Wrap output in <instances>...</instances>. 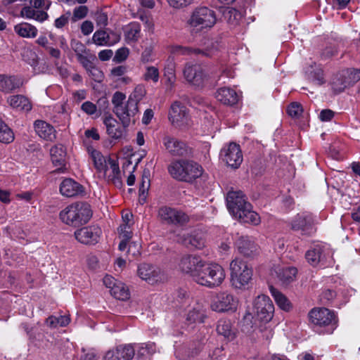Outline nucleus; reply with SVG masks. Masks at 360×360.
Listing matches in <instances>:
<instances>
[{"instance_id": "nucleus-1", "label": "nucleus", "mask_w": 360, "mask_h": 360, "mask_svg": "<svg viewBox=\"0 0 360 360\" xmlns=\"http://www.w3.org/2000/svg\"><path fill=\"white\" fill-rule=\"evenodd\" d=\"M167 169L172 178L185 182H193L200 177L203 173V169L200 165L188 160L172 161Z\"/></svg>"}, {"instance_id": "nucleus-2", "label": "nucleus", "mask_w": 360, "mask_h": 360, "mask_svg": "<svg viewBox=\"0 0 360 360\" xmlns=\"http://www.w3.org/2000/svg\"><path fill=\"white\" fill-rule=\"evenodd\" d=\"M92 216L90 205L84 202L72 203L59 214L61 221L69 226H79L86 224Z\"/></svg>"}, {"instance_id": "nucleus-3", "label": "nucleus", "mask_w": 360, "mask_h": 360, "mask_svg": "<svg viewBox=\"0 0 360 360\" xmlns=\"http://www.w3.org/2000/svg\"><path fill=\"white\" fill-rule=\"evenodd\" d=\"M126 95L120 91H116L112 95V103L113 112L120 120L124 127H127L132 121L134 122L135 117L139 112V107L132 102L127 101Z\"/></svg>"}, {"instance_id": "nucleus-4", "label": "nucleus", "mask_w": 360, "mask_h": 360, "mask_svg": "<svg viewBox=\"0 0 360 360\" xmlns=\"http://www.w3.org/2000/svg\"><path fill=\"white\" fill-rule=\"evenodd\" d=\"M226 277L224 268L218 264L203 263L198 275L195 276V282L210 288L221 285Z\"/></svg>"}, {"instance_id": "nucleus-5", "label": "nucleus", "mask_w": 360, "mask_h": 360, "mask_svg": "<svg viewBox=\"0 0 360 360\" xmlns=\"http://www.w3.org/2000/svg\"><path fill=\"white\" fill-rule=\"evenodd\" d=\"M214 11L207 7H199L191 13L187 26L191 33H198L205 29L212 27L216 23Z\"/></svg>"}, {"instance_id": "nucleus-6", "label": "nucleus", "mask_w": 360, "mask_h": 360, "mask_svg": "<svg viewBox=\"0 0 360 360\" xmlns=\"http://www.w3.org/2000/svg\"><path fill=\"white\" fill-rule=\"evenodd\" d=\"M230 271L231 285L235 288L242 289L252 280V269L240 258L236 257L231 261Z\"/></svg>"}, {"instance_id": "nucleus-7", "label": "nucleus", "mask_w": 360, "mask_h": 360, "mask_svg": "<svg viewBox=\"0 0 360 360\" xmlns=\"http://www.w3.org/2000/svg\"><path fill=\"white\" fill-rule=\"evenodd\" d=\"M311 323L315 327L324 328L325 333H332L338 326V319L333 311L326 308H314L309 313Z\"/></svg>"}, {"instance_id": "nucleus-8", "label": "nucleus", "mask_w": 360, "mask_h": 360, "mask_svg": "<svg viewBox=\"0 0 360 360\" xmlns=\"http://www.w3.org/2000/svg\"><path fill=\"white\" fill-rule=\"evenodd\" d=\"M183 75L187 82L195 86H203L209 79V75L204 66L191 62L185 64Z\"/></svg>"}, {"instance_id": "nucleus-9", "label": "nucleus", "mask_w": 360, "mask_h": 360, "mask_svg": "<svg viewBox=\"0 0 360 360\" xmlns=\"http://www.w3.org/2000/svg\"><path fill=\"white\" fill-rule=\"evenodd\" d=\"M253 310L259 321L268 323L274 316V306L269 297L260 295L253 301Z\"/></svg>"}, {"instance_id": "nucleus-10", "label": "nucleus", "mask_w": 360, "mask_h": 360, "mask_svg": "<svg viewBox=\"0 0 360 360\" xmlns=\"http://www.w3.org/2000/svg\"><path fill=\"white\" fill-rule=\"evenodd\" d=\"M239 304L238 299L231 293L221 292L212 300L211 309L217 312H234Z\"/></svg>"}, {"instance_id": "nucleus-11", "label": "nucleus", "mask_w": 360, "mask_h": 360, "mask_svg": "<svg viewBox=\"0 0 360 360\" xmlns=\"http://www.w3.org/2000/svg\"><path fill=\"white\" fill-rule=\"evenodd\" d=\"M178 299L179 302L182 303V307L185 305H188L191 307V309L188 310L186 315L187 321L190 323L203 322L205 314L202 307L200 304L191 299L184 290L178 292Z\"/></svg>"}, {"instance_id": "nucleus-12", "label": "nucleus", "mask_w": 360, "mask_h": 360, "mask_svg": "<svg viewBox=\"0 0 360 360\" xmlns=\"http://www.w3.org/2000/svg\"><path fill=\"white\" fill-rule=\"evenodd\" d=\"M290 225L292 230L300 231L302 235L307 236H311L316 231L313 217L307 213L297 214L291 220Z\"/></svg>"}, {"instance_id": "nucleus-13", "label": "nucleus", "mask_w": 360, "mask_h": 360, "mask_svg": "<svg viewBox=\"0 0 360 360\" xmlns=\"http://www.w3.org/2000/svg\"><path fill=\"white\" fill-rule=\"evenodd\" d=\"M137 275L141 279L152 285L167 279L166 275L159 267L148 263H142L138 266Z\"/></svg>"}, {"instance_id": "nucleus-14", "label": "nucleus", "mask_w": 360, "mask_h": 360, "mask_svg": "<svg viewBox=\"0 0 360 360\" xmlns=\"http://www.w3.org/2000/svg\"><path fill=\"white\" fill-rule=\"evenodd\" d=\"M158 217L169 224L184 226L189 221V217L183 211L167 206L159 209Z\"/></svg>"}, {"instance_id": "nucleus-15", "label": "nucleus", "mask_w": 360, "mask_h": 360, "mask_svg": "<svg viewBox=\"0 0 360 360\" xmlns=\"http://www.w3.org/2000/svg\"><path fill=\"white\" fill-rule=\"evenodd\" d=\"M220 155L226 164L233 169L240 167L243 162V155L240 146L236 143H230L224 146L220 152Z\"/></svg>"}, {"instance_id": "nucleus-16", "label": "nucleus", "mask_w": 360, "mask_h": 360, "mask_svg": "<svg viewBox=\"0 0 360 360\" xmlns=\"http://www.w3.org/2000/svg\"><path fill=\"white\" fill-rule=\"evenodd\" d=\"M204 261L197 255H187L183 256L179 263L180 271L190 275L195 281V276L198 275Z\"/></svg>"}, {"instance_id": "nucleus-17", "label": "nucleus", "mask_w": 360, "mask_h": 360, "mask_svg": "<svg viewBox=\"0 0 360 360\" xmlns=\"http://www.w3.org/2000/svg\"><path fill=\"white\" fill-rule=\"evenodd\" d=\"M99 178L105 179L118 188H122L123 184L119 165L115 160L108 157V165L98 174Z\"/></svg>"}, {"instance_id": "nucleus-18", "label": "nucleus", "mask_w": 360, "mask_h": 360, "mask_svg": "<svg viewBox=\"0 0 360 360\" xmlns=\"http://www.w3.org/2000/svg\"><path fill=\"white\" fill-rule=\"evenodd\" d=\"M169 119L176 127L188 126L190 124L189 115L186 106L179 102H174L169 112Z\"/></svg>"}, {"instance_id": "nucleus-19", "label": "nucleus", "mask_w": 360, "mask_h": 360, "mask_svg": "<svg viewBox=\"0 0 360 360\" xmlns=\"http://www.w3.org/2000/svg\"><path fill=\"white\" fill-rule=\"evenodd\" d=\"M102 231L98 226H89L77 230L75 238L85 245H94L98 242Z\"/></svg>"}, {"instance_id": "nucleus-20", "label": "nucleus", "mask_w": 360, "mask_h": 360, "mask_svg": "<svg viewBox=\"0 0 360 360\" xmlns=\"http://www.w3.org/2000/svg\"><path fill=\"white\" fill-rule=\"evenodd\" d=\"M248 202L245 195L242 191H229L226 196V205L229 212L236 218L247 205Z\"/></svg>"}, {"instance_id": "nucleus-21", "label": "nucleus", "mask_w": 360, "mask_h": 360, "mask_svg": "<svg viewBox=\"0 0 360 360\" xmlns=\"http://www.w3.org/2000/svg\"><path fill=\"white\" fill-rule=\"evenodd\" d=\"M162 144L166 151L172 156H185L188 153V147L184 141L176 137L165 135Z\"/></svg>"}, {"instance_id": "nucleus-22", "label": "nucleus", "mask_w": 360, "mask_h": 360, "mask_svg": "<svg viewBox=\"0 0 360 360\" xmlns=\"http://www.w3.org/2000/svg\"><path fill=\"white\" fill-rule=\"evenodd\" d=\"M135 355V349L133 345H120L108 350L103 360H131Z\"/></svg>"}, {"instance_id": "nucleus-23", "label": "nucleus", "mask_w": 360, "mask_h": 360, "mask_svg": "<svg viewBox=\"0 0 360 360\" xmlns=\"http://www.w3.org/2000/svg\"><path fill=\"white\" fill-rule=\"evenodd\" d=\"M325 247L321 245H316L307 251L305 254L306 259L308 263L313 266H323L326 264L327 255Z\"/></svg>"}, {"instance_id": "nucleus-24", "label": "nucleus", "mask_w": 360, "mask_h": 360, "mask_svg": "<svg viewBox=\"0 0 360 360\" xmlns=\"http://www.w3.org/2000/svg\"><path fill=\"white\" fill-rule=\"evenodd\" d=\"M217 49H200L191 46H183L181 45H174L171 47V52L176 56H202L205 57H212Z\"/></svg>"}, {"instance_id": "nucleus-25", "label": "nucleus", "mask_w": 360, "mask_h": 360, "mask_svg": "<svg viewBox=\"0 0 360 360\" xmlns=\"http://www.w3.org/2000/svg\"><path fill=\"white\" fill-rule=\"evenodd\" d=\"M103 124L106 127L108 134L114 139H121L126 136L127 127L120 126V123L111 115H105L103 119Z\"/></svg>"}, {"instance_id": "nucleus-26", "label": "nucleus", "mask_w": 360, "mask_h": 360, "mask_svg": "<svg viewBox=\"0 0 360 360\" xmlns=\"http://www.w3.org/2000/svg\"><path fill=\"white\" fill-rule=\"evenodd\" d=\"M215 97L221 103L232 106L236 104L239 100L237 92L229 87H221L217 89Z\"/></svg>"}, {"instance_id": "nucleus-27", "label": "nucleus", "mask_w": 360, "mask_h": 360, "mask_svg": "<svg viewBox=\"0 0 360 360\" xmlns=\"http://www.w3.org/2000/svg\"><path fill=\"white\" fill-rule=\"evenodd\" d=\"M236 245L239 252L246 257L252 256L257 250L255 241L248 236H239L236 241Z\"/></svg>"}, {"instance_id": "nucleus-28", "label": "nucleus", "mask_w": 360, "mask_h": 360, "mask_svg": "<svg viewBox=\"0 0 360 360\" xmlns=\"http://www.w3.org/2000/svg\"><path fill=\"white\" fill-rule=\"evenodd\" d=\"M60 192L65 197L72 198L82 193L83 187L72 179H65L60 185Z\"/></svg>"}, {"instance_id": "nucleus-29", "label": "nucleus", "mask_w": 360, "mask_h": 360, "mask_svg": "<svg viewBox=\"0 0 360 360\" xmlns=\"http://www.w3.org/2000/svg\"><path fill=\"white\" fill-rule=\"evenodd\" d=\"M36 133L43 139L53 141L56 139V130L52 125L43 120H37L34 122Z\"/></svg>"}, {"instance_id": "nucleus-30", "label": "nucleus", "mask_w": 360, "mask_h": 360, "mask_svg": "<svg viewBox=\"0 0 360 360\" xmlns=\"http://www.w3.org/2000/svg\"><path fill=\"white\" fill-rule=\"evenodd\" d=\"M22 85L21 81L15 76L0 74V91L9 94Z\"/></svg>"}, {"instance_id": "nucleus-31", "label": "nucleus", "mask_w": 360, "mask_h": 360, "mask_svg": "<svg viewBox=\"0 0 360 360\" xmlns=\"http://www.w3.org/2000/svg\"><path fill=\"white\" fill-rule=\"evenodd\" d=\"M217 332L229 341L233 340L236 337L237 329L233 326L229 319H220L217 325Z\"/></svg>"}, {"instance_id": "nucleus-32", "label": "nucleus", "mask_w": 360, "mask_h": 360, "mask_svg": "<svg viewBox=\"0 0 360 360\" xmlns=\"http://www.w3.org/2000/svg\"><path fill=\"white\" fill-rule=\"evenodd\" d=\"M177 241L190 248L202 249L205 246L204 239L195 234H179L177 236Z\"/></svg>"}, {"instance_id": "nucleus-33", "label": "nucleus", "mask_w": 360, "mask_h": 360, "mask_svg": "<svg viewBox=\"0 0 360 360\" xmlns=\"http://www.w3.org/2000/svg\"><path fill=\"white\" fill-rule=\"evenodd\" d=\"M240 212L236 218L240 222L252 225H258L260 223V217L256 212L252 210L250 203L247 205Z\"/></svg>"}, {"instance_id": "nucleus-34", "label": "nucleus", "mask_w": 360, "mask_h": 360, "mask_svg": "<svg viewBox=\"0 0 360 360\" xmlns=\"http://www.w3.org/2000/svg\"><path fill=\"white\" fill-rule=\"evenodd\" d=\"M274 271L282 285H288L292 282L297 274V269L293 266L278 267Z\"/></svg>"}, {"instance_id": "nucleus-35", "label": "nucleus", "mask_w": 360, "mask_h": 360, "mask_svg": "<svg viewBox=\"0 0 360 360\" xmlns=\"http://www.w3.org/2000/svg\"><path fill=\"white\" fill-rule=\"evenodd\" d=\"M51 158L53 165L60 171L65 165L66 151L63 145H56L51 148Z\"/></svg>"}, {"instance_id": "nucleus-36", "label": "nucleus", "mask_w": 360, "mask_h": 360, "mask_svg": "<svg viewBox=\"0 0 360 360\" xmlns=\"http://www.w3.org/2000/svg\"><path fill=\"white\" fill-rule=\"evenodd\" d=\"M14 32L20 37L34 39L37 36V28L28 22H22L14 26Z\"/></svg>"}, {"instance_id": "nucleus-37", "label": "nucleus", "mask_w": 360, "mask_h": 360, "mask_svg": "<svg viewBox=\"0 0 360 360\" xmlns=\"http://www.w3.org/2000/svg\"><path fill=\"white\" fill-rule=\"evenodd\" d=\"M124 37L127 44L136 42L141 38V25L132 22L124 28Z\"/></svg>"}, {"instance_id": "nucleus-38", "label": "nucleus", "mask_w": 360, "mask_h": 360, "mask_svg": "<svg viewBox=\"0 0 360 360\" xmlns=\"http://www.w3.org/2000/svg\"><path fill=\"white\" fill-rule=\"evenodd\" d=\"M88 153L93 161L94 165L99 174L108 165V158L104 157L102 153L94 148H88Z\"/></svg>"}, {"instance_id": "nucleus-39", "label": "nucleus", "mask_w": 360, "mask_h": 360, "mask_svg": "<svg viewBox=\"0 0 360 360\" xmlns=\"http://www.w3.org/2000/svg\"><path fill=\"white\" fill-rule=\"evenodd\" d=\"M351 85V82L347 80L345 72L335 75L330 81V86L335 94L342 92L347 86Z\"/></svg>"}, {"instance_id": "nucleus-40", "label": "nucleus", "mask_w": 360, "mask_h": 360, "mask_svg": "<svg viewBox=\"0 0 360 360\" xmlns=\"http://www.w3.org/2000/svg\"><path fill=\"white\" fill-rule=\"evenodd\" d=\"M306 74L308 79L315 84L321 85L326 82L323 70L320 65L316 63L307 68Z\"/></svg>"}, {"instance_id": "nucleus-41", "label": "nucleus", "mask_w": 360, "mask_h": 360, "mask_svg": "<svg viewBox=\"0 0 360 360\" xmlns=\"http://www.w3.org/2000/svg\"><path fill=\"white\" fill-rule=\"evenodd\" d=\"M7 102L12 108L20 110L28 111L32 108L29 100L22 95L11 96Z\"/></svg>"}, {"instance_id": "nucleus-42", "label": "nucleus", "mask_w": 360, "mask_h": 360, "mask_svg": "<svg viewBox=\"0 0 360 360\" xmlns=\"http://www.w3.org/2000/svg\"><path fill=\"white\" fill-rule=\"evenodd\" d=\"M270 292L274 297L276 304L283 310L288 311L292 309V304L289 300L279 290L271 285Z\"/></svg>"}, {"instance_id": "nucleus-43", "label": "nucleus", "mask_w": 360, "mask_h": 360, "mask_svg": "<svg viewBox=\"0 0 360 360\" xmlns=\"http://www.w3.org/2000/svg\"><path fill=\"white\" fill-rule=\"evenodd\" d=\"M150 172L149 170H143L141 181L139 186V201L141 204H143L146 201V198L148 195V191L150 188Z\"/></svg>"}, {"instance_id": "nucleus-44", "label": "nucleus", "mask_w": 360, "mask_h": 360, "mask_svg": "<svg viewBox=\"0 0 360 360\" xmlns=\"http://www.w3.org/2000/svg\"><path fill=\"white\" fill-rule=\"evenodd\" d=\"M110 294L116 299L120 300H127L129 298V291L127 287L122 282L119 281L115 285H113L110 290Z\"/></svg>"}, {"instance_id": "nucleus-45", "label": "nucleus", "mask_w": 360, "mask_h": 360, "mask_svg": "<svg viewBox=\"0 0 360 360\" xmlns=\"http://www.w3.org/2000/svg\"><path fill=\"white\" fill-rule=\"evenodd\" d=\"M70 319L68 316H51L46 319V323L48 326L52 328L65 327L69 324Z\"/></svg>"}, {"instance_id": "nucleus-46", "label": "nucleus", "mask_w": 360, "mask_h": 360, "mask_svg": "<svg viewBox=\"0 0 360 360\" xmlns=\"http://www.w3.org/2000/svg\"><path fill=\"white\" fill-rule=\"evenodd\" d=\"M14 140L13 131L0 119V142L9 143Z\"/></svg>"}, {"instance_id": "nucleus-47", "label": "nucleus", "mask_w": 360, "mask_h": 360, "mask_svg": "<svg viewBox=\"0 0 360 360\" xmlns=\"http://www.w3.org/2000/svg\"><path fill=\"white\" fill-rule=\"evenodd\" d=\"M146 94V89L142 85H138L135 87L133 92L129 95L128 101L132 102L135 105L138 106L139 103L143 99Z\"/></svg>"}, {"instance_id": "nucleus-48", "label": "nucleus", "mask_w": 360, "mask_h": 360, "mask_svg": "<svg viewBox=\"0 0 360 360\" xmlns=\"http://www.w3.org/2000/svg\"><path fill=\"white\" fill-rule=\"evenodd\" d=\"M79 63L82 65V67L85 69H89L91 66L94 65V60H96V57L94 54H92L89 50L85 53H83L81 56L77 57Z\"/></svg>"}, {"instance_id": "nucleus-49", "label": "nucleus", "mask_w": 360, "mask_h": 360, "mask_svg": "<svg viewBox=\"0 0 360 360\" xmlns=\"http://www.w3.org/2000/svg\"><path fill=\"white\" fill-rule=\"evenodd\" d=\"M143 78L146 82L152 81L153 83H157L160 78L158 68L155 66H146Z\"/></svg>"}, {"instance_id": "nucleus-50", "label": "nucleus", "mask_w": 360, "mask_h": 360, "mask_svg": "<svg viewBox=\"0 0 360 360\" xmlns=\"http://www.w3.org/2000/svg\"><path fill=\"white\" fill-rule=\"evenodd\" d=\"M109 35L105 31L103 30H98L94 32L92 40L93 41L98 45V46H105L110 44L108 41Z\"/></svg>"}, {"instance_id": "nucleus-51", "label": "nucleus", "mask_w": 360, "mask_h": 360, "mask_svg": "<svg viewBox=\"0 0 360 360\" xmlns=\"http://www.w3.org/2000/svg\"><path fill=\"white\" fill-rule=\"evenodd\" d=\"M164 76L166 78V84L171 89L176 81L174 68L172 65L165 68Z\"/></svg>"}, {"instance_id": "nucleus-52", "label": "nucleus", "mask_w": 360, "mask_h": 360, "mask_svg": "<svg viewBox=\"0 0 360 360\" xmlns=\"http://www.w3.org/2000/svg\"><path fill=\"white\" fill-rule=\"evenodd\" d=\"M224 16L228 22L232 25L237 24L241 18L240 13L234 8H228L224 12Z\"/></svg>"}, {"instance_id": "nucleus-53", "label": "nucleus", "mask_w": 360, "mask_h": 360, "mask_svg": "<svg viewBox=\"0 0 360 360\" xmlns=\"http://www.w3.org/2000/svg\"><path fill=\"white\" fill-rule=\"evenodd\" d=\"M71 49L74 51L76 56H79L85 53L89 49H86V46L80 41L77 39H72L70 41Z\"/></svg>"}, {"instance_id": "nucleus-54", "label": "nucleus", "mask_w": 360, "mask_h": 360, "mask_svg": "<svg viewBox=\"0 0 360 360\" xmlns=\"http://www.w3.org/2000/svg\"><path fill=\"white\" fill-rule=\"evenodd\" d=\"M89 75L96 82H101L104 78L103 72L93 65L89 69L86 70Z\"/></svg>"}, {"instance_id": "nucleus-55", "label": "nucleus", "mask_w": 360, "mask_h": 360, "mask_svg": "<svg viewBox=\"0 0 360 360\" xmlns=\"http://www.w3.org/2000/svg\"><path fill=\"white\" fill-rule=\"evenodd\" d=\"M287 111L290 117L297 118L302 115L303 109L299 103L293 102L288 105Z\"/></svg>"}, {"instance_id": "nucleus-56", "label": "nucleus", "mask_w": 360, "mask_h": 360, "mask_svg": "<svg viewBox=\"0 0 360 360\" xmlns=\"http://www.w3.org/2000/svg\"><path fill=\"white\" fill-rule=\"evenodd\" d=\"M153 49L151 46H147L144 49L141 55V61L143 63L153 62L154 60L153 56Z\"/></svg>"}, {"instance_id": "nucleus-57", "label": "nucleus", "mask_w": 360, "mask_h": 360, "mask_svg": "<svg viewBox=\"0 0 360 360\" xmlns=\"http://www.w3.org/2000/svg\"><path fill=\"white\" fill-rule=\"evenodd\" d=\"M82 110L88 115H94L97 112V106L91 101H85L81 106Z\"/></svg>"}, {"instance_id": "nucleus-58", "label": "nucleus", "mask_w": 360, "mask_h": 360, "mask_svg": "<svg viewBox=\"0 0 360 360\" xmlns=\"http://www.w3.org/2000/svg\"><path fill=\"white\" fill-rule=\"evenodd\" d=\"M88 12V8L86 6H79L76 7L73 11L72 19L74 21L84 18Z\"/></svg>"}, {"instance_id": "nucleus-59", "label": "nucleus", "mask_w": 360, "mask_h": 360, "mask_svg": "<svg viewBox=\"0 0 360 360\" xmlns=\"http://www.w3.org/2000/svg\"><path fill=\"white\" fill-rule=\"evenodd\" d=\"M70 15V12L68 11L65 14L62 15L59 18H56L54 22V26L58 29L63 28L65 25L68 24Z\"/></svg>"}, {"instance_id": "nucleus-60", "label": "nucleus", "mask_w": 360, "mask_h": 360, "mask_svg": "<svg viewBox=\"0 0 360 360\" xmlns=\"http://www.w3.org/2000/svg\"><path fill=\"white\" fill-rule=\"evenodd\" d=\"M118 232L120 237L124 240H129L131 238V231L130 230V226H126V224H121L118 228Z\"/></svg>"}, {"instance_id": "nucleus-61", "label": "nucleus", "mask_w": 360, "mask_h": 360, "mask_svg": "<svg viewBox=\"0 0 360 360\" xmlns=\"http://www.w3.org/2000/svg\"><path fill=\"white\" fill-rule=\"evenodd\" d=\"M345 75H347V80L351 82V85L354 83L356 82L360 79V70L359 69H353L347 72H345Z\"/></svg>"}, {"instance_id": "nucleus-62", "label": "nucleus", "mask_w": 360, "mask_h": 360, "mask_svg": "<svg viewBox=\"0 0 360 360\" xmlns=\"http://www.w3.org/2000/svg\"><path fill=\"white\" fill-rule=\"evenodd\" d=\"M193 0H167L169 5L174 8H181L192 3Z\"/></svg>"}, {"instance_id": "nucleus-63", "label": "nucleus", "mask_w": 360, "mask_h": 360, "mask_svg": "<svg viewBox=\"0 0 360 360\" xmlns=\"http://www.w3.org/2000/svg\"><path fill=\"white\" fill-rule=\"evenodd\" d=\"M129 53V51L127 48L119 49L115 55V60L117 62L121 63L127 59Z\"/></svg>"}, {"instance_id": "nucleus-64", "label": "nucleus", "mask_w": 360, "mask_h": 360, "mask_svg": "<svg viewBox=\"0 0 360 360\" xmlns=\"http://www.w3.org/2000/svg\"><path fill=\"white\" fill-rule=\"evenodd\" d=\"M36 10L30 6H25L22 8L20 15L27 19H33L36 13Z\"/></svg>"}]
</instances>
